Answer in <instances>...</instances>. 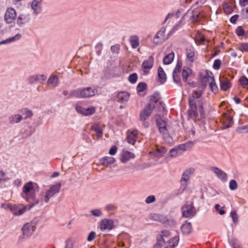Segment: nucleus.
<instances>
[{
	"label": "nucleus",
	"instance_id": "nucleus-1",
	"mask_svg": "<svg viewBox=\"0 0 248 248\" xmlns=\"http://www.w3.org/2000/svg\"><path fill=\"white\" fill-rule=\"evenodd\" d=\"M202 95L201 91H195L189 96L188 99L189 109L187 110V115L192 119H195L198 116L197 111L196 101L199 107V112L202 117H204V111L203 108V103L201 97Z\"/></svg>",
	"mask_w": 248,
	"mask_h": 248
},
{
	"label": "nucleus",
	"instance_id": "nucleus-2",
	"mask_svg": "<svg viewBox=\"0 0 248 248\" xmlns=\"http://www.w3.org/2000/svg\"><path fill=\"white\" fill-rule=\"evenodd\" d=\"M160 104L162 105V103L159 101V97L158 95H152L150 97V101L149 104L145 107L143 110L141 111L140 114V120L145 121L150 116L152 113L153 109Z\"/></svg>",
	"mask_w": 248,
	"mask_h": 248
},
{
	"label": "nucleus",
	"instance_id": "nucleus-3",
	"mask_svg": "<svg viewBox=\"0 0 248 248\" xmlns=\"http://www.w3.org/2000/svg\"><path fill=\"white\" fill-rule=\"evenodd\" d=\"M97 87H88L71 92V96L79 98H90L97 93Z\"/></svg>",
	"mask_w": 248,
	"mask_h": 248
},
{
	"label": "nucleus",
	"instance_id": "nucleus-4",
	"mask_svg": "<svg viewBox=\"0 0 248 248\" xmlns=\"http://www.w3.org/2000/svg\"><path fill=\"white\" fill-rule=\"evenodd\" d=\"M61 187V183L58 182L55 185L52 186L49 189L47 190L45 193L44 197L41 201V205H43V202L46 203H48L50 198L53 197L56 193H58Z\"/></svg>",
	"mask_w": 248,
	"mask_h": 248
},
{
	"label": "nucleus",
	"instance_id": "nucleus-5",
	"mask_svg": "<svg viewBox=\"0 0 248 248\" xmlns=\"http://www.w3.org/2000/svg\"><path fill=\"white\" fill-rule=\"evenodd\" d=\"M34 195L33 183L32 182H29L25 184L22 188V197L29 202L30 199L34 198Z\"/></svg>",
	"mask_w": 248,
	"mask_h": 248
},
{
	"label": "nucleus",
	"instance_id": "nucleus-6",
	"mask_svg": "<svg viewBox=\"0 0 248 248\" xmlns=\"http://www.w3.org/2000/svg\"><path fill=\"white\" fill-rule=\"evenodd\" d=\"M38 225V221L35 220L26 223L22 228L23 234L28 237L31 236Z\"/></svg>",
	"mask_w": 248,
	"mask_h": 248
},
{
	"label": "nucleus",
	"instance_id": "nucleus-7",
	"mask_svg": "<svg viewBox=\"0 0 248 248\" xmlns=\"http://www.w3.org/2000/svg\"><path fill=\"white\" fill-rule=\"evenodd\" d=\"M156 124L159 131L162 134L163 138L169 142L170 141V137L168 134V129L167 127L166 123L165 121L160 119L156 120Z\"/></svg>",
	"mask_w": 248,
	"mask_h": 248
},
{
	"label": "nucleus",
	"instance_id": "nucleus-8",
	"mask_svg": "<svg viewBox=\"0 0 248 248\" xmlns=\"http://www.w3.org/2000/svg\"><path fill=\"white\" fill-rule=\"evenodd\" d=\"M17 17L15 9L12 7L8 8L4 14V19L7 24H12L16 20Z\"/></svg>",
	"mask_w": 248,
	"mask_h": 248
},
{
	"label": "nucleus",
	"instance_id": "nucleus-9",
	"mask_svg": "<svg viewBox=\"0 0 248 248\" xmlns=\"http://www.w3.org/2000/svg\"><path fill=\"white\" fill-rule=\"evenodd\" d=\"M16 19L18 26L23 27L30 21V16L27 12H23L18 15Z\"/></svg>",
	"mask_w": 248,
	"mask_h": 248
},
{
	"label": "nucleus",
	"instance_id": "nucleus-10",
	"mask_svg": "<svg viewBox=\"0 0 248 248\" xmlns=\"http://www.w3.org/2000/svg\"><path fill=\"white\" fill-rule=\"evenodd\" d=\"M31 209V206L22 205H13L11 211L16 216L23 215L26 211Z\"/></svg>",
	"mask_w": 248,
	"mask_h": 248
},
{
	"label": "nucleus",
	"instance_id": "nucleus-11",
	"mask_svg": "<svg viewBox=\"0 0 248 248\" xmlns=\"http://www.w3.org/2000/svg\"><path fill=\"white\" fill-rule=\"evenodd\" d=\"M183 216L185 217H193L196 214L195 209L192 203H186L182 208Z\"/></svg>",
	"mask_w": 248,
	"mask_h": 248
},
{
	"label": "nucleus",
	"instance_id": "nucleus-12",
	"mask_svg": "<svg viewBox=\"0 0 248 248\" xmlns=\"http://www.w3.org/2000/svg\"><path fill=\"white\" fill-rule=\"evenodd\" d=\"M166 29L164 28H161V29L157 32L154 39V43L157 45L164 42L168 38V36L165 35Z\"/></svg>",
	"mask_w": 248,
	"mask_h": 248
},
{
	"label": "nucleus",
	"instance_id": "nucleus-13",
	"mask_svg": "<svg viewBox=\"0 0 248 248\" xmlns=\"http://www.w3.org/2000/svg\"><path fill=\"white\" fill-rule=\"evenodd\" d=\"M42 1L43 0H33L31 3V8L34 15H38L42 12Z\"/></svg>",
	"mask_w": 248,
	"mask_h": 248
},
{
	"label": "nucleus",
	"instance_id": "nucleus-14",
	"mask_svg": "<svg viewBox=\"0 0 248 248\" xmlns=\"http://www.w3.org/2000/svg\"><path fill=\"white\" fill-rule=\"evenodd\" d=\"M154 63V59L152 56H149L147 60L142 62L141 67L145 75L149 73L150 70L152 68Z\"/></svg>",
	"mask_w": 248,
	"mask_h": 248
},
{
	"label": "nucleus",
	"instance_id": "nucleus-15",
	"mask_svg": "<svg viewBox=\"0 0 248 248\" xmlns=\"http://www.w3.org/2000/svg\"><path fill=\"white\" fill-rule=\"evenodd\" d=\"M99 225L101 231H110L113 228L114 221L111 219L105 218L100 221Z\"/></svg>",
	"mask_w": 248,
	"mask_h": 248
},
{
	"label": "nucleus",
	"instance_id": "nucleus-16",
	"mask_svg": "<svg viewBox=\"0 0 248 248\" xmlns=\"http://www.w3.org/2000/svg\"><path fill=\"white\" fill-rule=\"evenodd\" d=\"M76 109L78 113L85 116L92 115L95 111V108L93 106L88 108H84L80 106H77L76 107Z\"/></svg>",
	"mask_w": 248,
	"mask_h": 248
},
{
	"label": "nucleus",
	"instance_id": "nucleus-17",
	"mask_svg": "<svg viewBox=\"0 0 248 248\" xmlns=\"http://www.w3.org/2000/svg\"><path fill=\"white\" fill-rule=\"evenodd\" d=\"M210 169L222 181L226 182L227 180V174L219 168L216 167H212Z\"/></svg>",
	"mask_w": 248,
	"mask_h": 248
},
{
	"label": "nucleus",
	"instance_id": "nucleus-18",
	"mask_svg": "<svg viewBox=\"0 0 248 248\" xmlns=\"http://www.w3.org/2000/svg\"><path fill=\"white\" fill-rule=\"evenodd\" d=\"M134 157V154L128 151H124L121 154L120 160L122 163H125Z\"/></svg>",
	"mask_w": 248,
	"mask_h": 248
},
{
	"label": "nucleus",
	"instance_id": "nucleus-19",
	"mask_svg": "<svg viewBox=\"0 0 248 248\" xmlns=\"http://www.w3.org/2000/svg\"><path fill=\"white\" fill-rule=\"evenodd\" d=\"M194 170L193 169H189L186 170L182 175L181 179V182L183 186L186 187L187 186V182L190 178V176L193 172Z\"/></svg>",
	"mask_w": 248,
	"mask_h": 248
},
{
	"label": "nucleus",
	"instance_id": "nucleus-20",
	"mask_svg": "<svg viewBox=\"0 0 248 248\" xmlns=\"http://www.w3.org/2000/svg\"><path fill=\"white\" fill-rule=\"evenodd\" d=\"M138 137L137 130L128 131L127 132V141L128 143L134 145Z\"/></svg>",
	"mask_w": 248,
	"mask_h": 248
},
{
	"label": "nucleus",
	"instance_id": "nucleus-21",
	"mask_svg": "<svg viewBox=\"0 0 248 248\" xmlns=\"http://www.w3.org/2000/svg\"><path fill=\"white\" fill-rule=\"evenodd\" d=\"M195 52L193 47H191L186 49V62L188 64H191L194 60Z\"/></svg>",
	"mask_w": 248,
	"mask_h": 248
},
{
	"label": "nucleus",
	"instance_id": "nucleus-22",
	"mask_svg": "<svg viewBox=\"0 0 248 248\" xmlns=\"http://www.w3.org/2000/svg\"><path fill=\"white\" fill-rule=\"evenodd\" d=\"M59 83V78L55 75H51L47 80V84L50 87L55 88L57 87Z\"/></svg>",
	"mask_w": 248,
	"mask_h": 248
},
{
	"label": "nucleus",
	"instance_id": "nucleus-23",
	"mask_svg": "<svg viewBox=\"0 0 248 248\" xmlns=\"http://www.w3.org/2000/svg\"><path fill=\"white\" fill-rule=\"evenodd\" d=\"M202 82L204 86H207V84L210 83L209 78L211 77L212 78H214L213 74L211 72L206 70L202 76Z\"/></svg>",
	"mask_w": 248,
	"mask_h": 248
},
{
	"label": "nucleus",
	"instance_id": "nucleus-24",
	"mask_svg": "<svg viewBox=\"0 0 248 248\" xmlns=\"http://www.w3.org/2000/svg\"><path fill=\"white\" fill-rule=\"evenodd\" d=\"M194 143L193 142L189 141L185 144H180L176 147V148L180 152L181 154L182 155L184 152L192 147Z\"/></svg>",
	"mask_w": 248,
	"mask_h": 248
},
{
	"label": "nucleus",
	"instance_id": "nucleus-25",
	"mask_svg": "<svg viewBox=\"0 0 248 248\" xmlns=\"http://www.w3.org/2000/svg\"><path fill=\"white\" fill-rule=\"evenodd\" d=\"M170 235V232L168 231H163L161 232V234H160L159 238H158V241L156 244V247L159 246L158 248L161 247L162 244L165 242V239L164 238L165 237H167Z\"/></svg>",
	"mask_w": 248,
	"mask_h": 248
},
{
	"label": "nucleus",
	"instance_id": "nucleus-26",
	"mask_svg": "<svg viewBox=\"0 0 248 248\" xmlns=\"http://www.w3.org/2000/svg\"><path fill=\"white\" fill-rule=\"evenodd\" d=\"M100 161L102 165L108 167L109 165L113 164L115 160L112 157L105 156L102 158Z\"/></svg>",
	"mask_w": 248,
	"mask_h": 248
},
{
	"label": "nucleus",
	"instance_id": "nucleus-27",
	"mask_svg": "<svg viewBox=\"0 0 248 248\" xmlns=\"http://www.w3.org/2000/svg\"><path fill=\"white\" fill-rule=\"evenodd\" d=\"M179 240V236H176L168 241L167 246L165 248H174L178 243Z\"/></svg>",
	"mask_w": 248,
	"mask_h": 248
},
{
	"label": "nucleus",
	"instance_id": "nucleus-28",
	"mask_svg": "<svg viewBox=\"0 0 248 248\" xmlns=\"http://www.w3.org/2000/svg\"><path fill=\"white\" fill-rule=\"evenodd\" d=\"M192 228L191 223L186 222L181 226L182 232L185 234H188L191 232Z\"/></svg>",
	"mask_w": 248,
	"mask_h": 248
},
{
	"label": "nucleus",
	"instance_id": "nucleus-29",
	"mask_svg": "<svg viewBox=\"0 0 248 248\" xmlns=\"http://www.w3.org/2000/svg\"><path fill=\"white\" fill-rule=\"evenodd\" d=\"M46 79V76L45 75H37L36 76H32L29 78V80L31 83L33 80L37 82H43Z\"/></svg>",
	"mask_w": 248,
	"mask_h": 248
},
{
	"label": "nucleus",
	"instance_id": "nucleus-30",
	"mask_svg": "<svg viewBox=\"0 0 248 248\" xmlns=\"http://www.w3.org/2000/svg\"><path fill=\"white\" fill-rule=\"evenodd\" d=\"M23 118L22 116L19 114H14L11 116L8 120L10 124H14L20 122L22 120Z\"/></svg>",
	"mask_w": 248,
	"mask_h": 248
},
{
	"label": "nucleus",
	"instance_id": "nucleus-31",
	"mask_svg": "<svg viewBox=\"0 0 248 248\" xmlns=\"http://www.w3.org/2000/svg\"><path fill=\"white\" fill-rule=\"evenodd\" d=\"M129 97V94L126 92H121L118 93L117 98L122 103L126 102Z\"/></svg>",
	"mask_w": 248,
	"mask_h": 248
},
{
	"label": "nucleus",
	"instance_id": "nucleus-32",
	"mask_svg": "<svg viewBox=\"0 0 248 248\" xmlns=\"http://www.w3.org/2000/svg\"><path fill=\"white\" fill-rule=\"evenodd\" d=\"M91 129L96 132L97 139H99L102 137L103 131L98 124H93L91 127Z\"/></svg>",
	"mask_w": 248,
	"mask_h": 248
},
{
	"label": "nucleus",
	"instance_id": "nucleus-33",
	"mask_svg": "<svg viewBox=\"0 0 248 248\" xmlns=\"http://www.w3.org/2000/svg\"><path fill=\"white\" fill-rule=\"evenodd\" d=\"M223 121V128L227 129L231 127L233 124L232 118L231 116L225 115Z\"/></svg>",
	"mask_w": 248,
	"mask_h": 248
},
{
	"label": "nucleus",
	"instance_id": "nucleus-34",
	"mask_svg": "<svg viewBox=\"0 0 248 248\" xmlns=\"http://www.w3.org/2000/svg\"><path fill=\"white\" fill-rule=\"evenodd\" d=\"M159 81L161 84L164 83L166 80V75L162 68L159 67L158 69Z\"/></svg>",
	"mask_w": 248,
	"mask_h": 248
},
{
	"label": "nucleus",
	"instance_id": "nucleus-35",
	"mask_svg": "<svg viewBox=\"0 0 248 248\" xmlns=\"http://www.w3.org/2000/svg\"><path fill=\"white\" fill-rule=\"evenodd\" d=\"M21 37L20 34H17L14 37L6 39L0 42V46L4 44H9L12 42L18 40Z\"/></svg>",
	"mask_w": 248,
	"mask_h": 248
},
{
	"label": "nucleus",
	"instance_id": "nucleus-36",
	"mask_svg": "<svg viewBox=\"0 0 248 248\" xmlns=\"http://www.w3.org/2000/svg\"><path fill=\"white\" fill-rule=\"evenodd\" d=\"M130 42L132 48H137L140 44L139 37L137 36H131L130 39Z\"/></svg>",
	"mask_w": 248,
	"mask_h": 248
},
{
	"label": "nucleus",
	"instance_id": "nucleus-37",
	"mask_svg": "<svg viewBox=\"0 0 248 248\" xmlns=\"http://www.w3.org/2000/svg\"><path fill=\"white\" fill-rule=\"evenodd\" d=\"M220 88L223 91H226L231 87V84L228 80H220Z\"/></svg>",
	"mask_w": 248,
	"mask_h": 248
},
{
	"label": "nucleus",
	"instance_id": "nucleus-38",
	"mask_svg": "<svg viewBox=\"0 0 248 248\" xmlns=\"http://www.w3.org/2000/svg\"><path fill=\"white\" fill-rule=\"evenodd\" d=\"M167 150L164 147L158 148L155 152V155L158 158H160L166 152Z\"/></svg>",
	"mask_w": 248,
	"mask_h": 248
},
{
	"label": "nucleus",
	"instance_id": "nucleus-39",
	"mask_svg": "<svg viewBox=\"0 0 248 248\" xmlns=\"http://www.w3.org/2000/svg\"><path fill=\"white\" fill-rule=\"evenodd\" d=\"M174 58V54L171 53L168 54L163 59V63L164 64H169L173 61Z\"/></svg>",
	"mask_w": 248,
	"mask_h": 248
},
{
	"label": "nucleus",
	"instance_id": "nucleus-40",
	"mask_svg": "<svg viewBox=\"0 0 248 248\" xmlns=\"http://www.w3.org/2000/svg\"><path fill=\"white\" fill-rule=\"evenodd\" d=\"M210 83L209 84L211 91L214 93L217 91V87L214 78H212L211 77L209 78Z\"/></svg>",
	"mask_w": 248,
	"mask_h": 248
},
{
	"label": "nucleus",
	"instance_id": "nucleus-41",
	"mask_svg": "<svg viewBox=\"0 0 248 248\" xmlns=\"http://www.w3.org/2000/svg\"><path fill=\"white\" fill-rule=\"evenodd\" d=\"M180 155V152L176 147L171 149L169 152V156L172 157H176Z\"/></svg>",
	"mask_w": 248,
	"mask_h": 248
},
{
	"label": "nucleus",
	"instance_id": "nucleus-42",
	"mask_svg": "<svg viewBox=\"0 0 248 248\" xmlns=\"http://www.w3.org/2000/svg\"><path fill=\"white\" fill-rule=\"evenodd\" d=\"M191 73V70L189 68L184 69L182 72L183 79L186 82L189 74Z\"/></svg>",
	"mask_w": 248,
	"mask_h": 248
},
{
	"label": "nucleus",
	"instance_id": "nucleus-43",
	"mask_svg": "<svg viewBox=\"0 0 248 248\" xmlns=\"http://www.w3.org/2000/svg\"><path fill=\"white\" fill-rule=\"evenodd\" d=\"M92 215L95 217H100L103 215L102 210L100 209H94L90 211Z\"/></svg>",
	"mask_w": 248,
	"mask_h": 248
},
{
	"label": "nucleus",
	"instance_id": "nucleus-44",
	"mask_svg": "<svg viewBox=\"0 0 248 248\" xmlns=\"http://www.w3.org/2000/svg\"><path fill=\"white\" fill-rule=\"evenodd\" d=\"M223 9L226 14H230L233 11L232 5L228 3H226L224 5Z\"/></svg>",
	"mask_w": 248,
	"mask_h": 248
},
{
	"label": "nucleus",
	"instance_id": "nucleus-45",
	"mask_svg": "<svg viewBox=\"0 0 248 248\" xmlns=\"http://www.w3.org/2000/svg\"><path fill=\"white\" fill-rule=\"evenodd\" d=\"M22 112L24 115H25L24 119H26L28 118H31L33 115L32 111L31 110L28 109H23L22 110Z\"/></svg>",
	"mask_w": 248,
	"mask_h": 248
},
{
	"label": "nucleus",
	"instance_id": "nucleus-46",
	"mask_svg": "<svg viewBox=\"0 0 248 248\" xmlns=\"http://www.w3.org/2000/svg\"><path fill=\"white\" fill-rule=\"evenodd\" d=\"M195 40L200 44H202L205 40L203 35L199 32H198L195 36Z\"/></svg>",
	"mask_w": 248,
	"mask_h": 248
},
{
	"label": "nucleus",
	"instance_id": "nucleus-47",
	"mask_svg": "<svg viewBox=\"0 0 248 248\" xmlns=\"http://www.w3.org/2000/svg\"><path fill=\"white\" fill-rule=\"evenodd\" d=\"M146 87L147 85L145 83L140 82L138 85L137 90L139 93L142 92L146 89Z\"/></svg>",
	"mask_w": 248,
	"mask_h": 248
},
{
	"label": "nucleus",
	"instance_id": "nucleus-48",
	"mask_svg": "<svg viewBox=\"0 0 248 248\" xmlns=\"http://www.w3.org/2000/svg\"><path fill=\"white\" fill-rule=\"evenodd\" d=\"M229 187L231 190H234L237 188V184L235 180H232L229 183Z\"/></svg>",
	"mask_w": 248,
	"mask_h": 248
},
{
	"label": "nucleus",
	"instance_id": "nucleus-49",
	"mask_svg": "<svg viewBox=\"0 0 248 248\" xmlns=\"http://www.w3.org/2000/svg\"><path fill=\"white\" fill-rule=\"evenodd\" d=\"M155 197L154 195H150L148 196L145 200V202L147 204H150L155 202Z\"/></svg>",
	"mask_w": 248,
	"mask_h": 248
},
{
	"label": "nucleus",
	"instance_id": "nucleus-50",
	"mask_svg": "<svg viewBox=\"0 0 248 248\" xmlns=\"http://www.w3.org/2000/svg\"><path fill=\"white\" fill-rule=\"evenodd\" d=\"M231 215L233 220V222L235 223H237L238 222V217L236 211H232L231 213Z\"/></svg>",
	"mask_w": 248,
	"mask_h": 248
},
{
	"label": "nucleus",
	"instance_id": "nucleus-51",
	"mask_svg": "<svg viewBox=\"0 0 248 248\" xmlns=\"http://www.w3.org/2000/svg\"><path fill=\"white\" fill-rule=\"evenodd\" d=\"M137 75L136 73L132 74L129 76L128 80L131 83H135L137 80Z\"/></svg>",
	"mask_w": 248,
	"mask_h": 248
},
{
	"label": "nucleus",
	"instance_id": "nucleus-52",
	"mask_svg": "<svg viewBox=\"0 0 248 248\" xmlns=\"http://www.w3.org/2000/svg\"><path fill=\"white\" fill-rule=\"evenodd\" d=\"M235 32L238 36H243L245 33V31L242 27L239 26L237 28Z\"/></svg>",
	"mask_w": 248,
	"mask_h": 248
},
{
	"label": "nucleus",
	"instance_id": "nucleus-53",
	"mask_svg": "<svg viewBox=\"0 0 248 248\" xmlns=\"http://www.w3.org/2000/svg\"><path fill=\"white\" fill-rule=\"evenodd\" d=\"M181 67H182V62H181L178 61L177 63L176 64V67L173 71V73H179L180 71Z\"/></svg>",
	"mask_w": 248,
	"mask_h": 248
},
{
	"label": "nucleus",
	"instance_id": "nucleus-54",
	"mask_svg": "<svg viewBox=\"0 0 248 248\" xmlns=\"http://www.w3.org/2000/svg\"><path fill=\"white\" fill-rule=\"evenodd\" d=\"M221 64V61L219 60H216L213 63V67L215 69H218Z\"/></svg>",
	"mask_w": 248,
	"mask_h": 248
},
{
	"label": "nucleus",
	"instance_id": "nucleus-55",
	"mask_svg": "<svg viewBox=\"0 0 248 248\" xmlns=\"http://www.w3.org/2000/svg\"><path fill=\"white\" fill-rule=\"evenodd\" d=\"M237 131L239 133H248V124L239 127Z\"/></svg>",
	"mask_w": 248,
	"mask_h": 248
},
{
	"label": "nucleus",
	"instance_id": "nucleus-56",
	"mask_svg": "<svg viewBox=\"0 0 248 248\" xmlns=\"http://www.w3.org/2000/svg\"><path fill=\"white\" fill-rule=\"evenodd\" d=\"M240 82L242 86H247L248 85V79L245 77H241L240 79Z\"/></svg>",
	"mask_w": 248,
	"mask_h": 248
},
{
	"label": "nucleus",
	"instance_id": "nucleus-57",
	"mask_svg": "<svg viewBox=\"0 0 248 248\" xmlns=\"http://www.w3.org/2000/svg\"><path fill=\"white\" fill-rule=\"evenodd\" d=\"M12 206H13V205H11L9 203L5 202L1 203V207L4 209H9L11 211Z\"/></svg>",
	"mask_w": 248,
	"mask_h": 248
},
{
	"label": "nucleus",
	"instance_id": "nucleus-58",
	"mask_svg": "<svg viewBox=\"0 0 248 248\" xmlns=\"http://www.w3.org/2000/svg\"><path fill=\"white\" fill-rule=\"evenodd\" d=\"M95 236V232H91L89 233V234L87 237V241H89V242L92 241V240H93L94 239Z\"/></svg>",
	"mask_w": 248,
	"mask_h": 248
},
{
	"label": "nucleus",
	"instance_id": "nucleus-59",
	"mask_svg": "<svg viewBox=\"0 0 248 248\" xmlns=\"http://www.w3.org/2000/svg\"><path fill=\"white\" fill-rule=\"evenodd\" d=\"M220 205L218 204H216L215 208L217 211L220 215H223L225 213V211L219 208Z\"/></svg>",
	"mask_w": 248,
	"mask_h": 248
},
{
	"label": "nucleus",
	"instance_id": "nucleus-60",
	"mask_svg": "<svg viewBox=\"0 0 248 248\" xmlns=\"http://www.w3.org/2000/svg\"><path fill=\"white\" fill-rule=\"evenodd\" d=\"M178 74V73H173L172 74L173 81L176 83H179L180 81V78Z\"/></svg>",
	"mask_w": 248,
	"mask_h": 248
},
{
	"label": "nucleus",
	"instance_id": "nucleus-61",
	"mask_svg": "<svg viewBox=\"0 0 248 248\" xmlns=\"http://www.w3.org/2000/svg\"><path fill=\"white\" fill-rule=\"evenodd\" d=\"M120 49V46L116 45L111 47V50L113 53H118Z\"/></svg>",
	"mask_w": 248,
	"mask_h": 248
},
{
	"label": "nucleus",
	"instance_id": "nucleus-62",
	"mask_svg": "<svg viewBox=\"0 0 248 248\" xmlns=\"http://www.w3.org/2000/svg\"><path fill=\"white\" fill-rule=\"evenodd\" d=\"M117 147L115 146L111 147L109 151V154L111 155H114L117 152Z\"/></svg>",
	"mask_w": 248,
	"mask_h": 248
},
{
	"label": "nucleus",
	"instance_id": "nucleus-63",
	"mask_svg": "<svg viewBox=\"0 0 248 248\" xmlns=\"http://www.w3.org/2000/svg\"><path fill=\"white\" fill-rule=\"evenodd\" d=\"M240 48L242 51H248V45L245 43L242 44Z\"/></svg>",
	"mask_w": 248,
	"mask_h": 248
},
{
	"label": "nucleus",
	"instance_id": "nucleus-64",
	"mask_svg": "<svg viewBox=\"0 0 248 248\" xmlns=\"http://www.w3.org/2000/svg\"><path fill=\"white\" fill-rule=\"evenodd\" d=\"M65 248H73V244L70 240H68L66 241V245Z\"/></svg>",
	"mask_w": 248,
	"mask_h": 248
}]
</instances>
